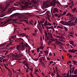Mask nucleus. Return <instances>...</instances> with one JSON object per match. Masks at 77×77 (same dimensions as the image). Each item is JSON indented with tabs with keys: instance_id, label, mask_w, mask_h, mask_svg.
Returning <instances> with one entry per match:
<instances>
[{
	"instance_id": "nucleus-1",
	"label": "nucleus",
	"mask_w": 77,
	"mask_h": 77,
	"mask_svg": "<svg viewBox=\"0 0 77 77\" xmlns=\"http://www.w3.org/2000/svg\"><path fill=\"white\" fill-rule=\"evenodd\" d=\"M57 2H56V0H53L50 3V5L51 6H54L55 7L56 6V3H59V1H57Z\"/></svg>"
},
{
	"instance_id": "nucleus-2",
	"label": "nucleus",
	"mask_w": 77,
	"mask_h": 77,
	"mask_svg": "<svg viewBox=\"0 0 77 77\" xmlns=\"http://www.w3.org/2000/svg\"><path fill=\"white\" fill-rule=\"evenodd\" d=\"M32 2L34 4H36L37 5H39L40 2L39 1V0H38L37 1H36L35 0H33Z\"/></svg>"
},
{
	"instance_id": "nucleus-3",
	"label": "nucleus",
	"mask_w": 77,
	"mask_h": 77,
	"mask_svg": "<svg viewBox=\"0 0 77 77\" xmlns=\"http://www.w3.org/2000/svg\"><path fill=\"white\" fill-rule=\"evenodd\" d=\"M4 9V7L3 3L1 4H0V11H3Z\"/></svg>"
},
{
	"instance_id": "nucleus-4",
	"label": "nucleus",
	"mask_w": 77,
	"mask_h": 77,
	"mask_svg": "<svg viewBox=\"0 0 77 77\" xmlns=\"http://www.w3.org/2000/svg\"><path fill=\"white\" fill-rule=\"evenodd\" d=\"M62 44V42L59 41H57L55 42V44H56V45H58V46H60L59 45H60V44Z\"/></svg>"
},
{
	"instance_id": "nucleus-5",
	"label": "nucleus",
	"mask_w": 77,
	"mask_h": 77,
	"mask_svg": "<svg viewBox=\"0 0 77 77\" xmlns=\"http://www.w3.org/2000/svg\"><path fill=\"white\" fill-rule=\"evenodd\" d=\"M11 21V18H10V19H8L5 22V23L3 25H2V26H4V25H5V24H6V23H7L9 22V21Z\"/></svg>"
},
{
	"instance_id": "nucleus-6",
	"label": "nucleus",
	"mask_w": 77,
	"mask_h": 77,
	"mask_svg": "<svg viewBox=\"0 0 77 77\" xmlns=\"http://www.w3.org/2000/svg\"><path fill=\"white\" fill-rule=\"evenodd\" d=\"M58 10L57 9V8H55L54 10L53 11V13L54 14V13H55V12H59V11H58Z\"/></svg>"
},
{
	"instance_id": "nucleus-7",
	"label": "nucleus",
	"mask_w": 77,
	"mask_h": 77,
	"mask_svg": "<svg viewBox=\"0 0 77 77\" xmlns=\"http://www.w3.org/2000/svg\"><path fill=\"white\" fill-rule=\"evenodd\" d=\"M18 34L19 36H22V35L23 37V36H25L26 35V34L25 33H21V34H20L18 33Z\"/></svg>"
},
{
	"instance_id": "nucleus-8",
	"label": "nucleus",
	"mask_w": 77,
	"mask_h": 77,
	"mask_svg": "<svg viewBox=\"0 0 77 77\" xmlns=\"http://www.w3.org/2000/svg\"><path fill=\"white\" fill-rule=\"evenodd\" d=\"M5 5L6 6V8H7V7H8V6H9V5H10V2L8 3L6 2V3H5Z\"/></svg>"
},
{
	"instance_id": "nucleus-9",
	"label": "nucleus",
	"mask_w": 77,
	"mask_h": 77,
	"mask_svg": "<svg viewBox=\"0 0 77 77\" xmlns=\"http://www.w3.org/2000/svg\"><path fill=\"white\" fill-rule=\"evenodd\" d=\"M16 49L17 50H20V45H17L16 46Z\"/></svg>"
},
{
	"instance_id": "nucleus-10",
	"label": "nucleus",
	"mask_w": 77,
	"mask_h": 77,
	"mask_svg": "<svg viewBox=\"0 0 77 77\" xmlns=\"http://www.w3.org/2000/svg\"><path fill=\"white\" fill-rule=\"evenodd\" d=\"M77 10L76 8H74L73 9H72V11L73 12H75V11Z\"/></svg>"
},
{
	"instance_id": "nucleus-11",
	"label": "nucleus",
	"mask_w": 77,
	"mask_h": 77,
	"mask_svg": "<svg viewBox=\"0 0 77 77\" xmlns=\"http://www.w3.org/2000/svg\"><path fill=\"white\" fill-rule=\"evenodd\" d=\"M73 1H72L71 3H68V5H74V4L73 3Z\"/></svg>"
},
{
	"instance_id": "nucleus-12",
	"label": "nucleus",
	"mask_w": 77,
	"mask_h": 77,
	"mask_svg": "<svg viewBox=\"0 0 77 77\" xmlns=\"http://www.w3.org/2000/svg\"><path fill=\"white\" fill-rule=\"evenodd\" d=\"M24 20V21L26 22L27 24H29V21H27V20Z\"/></svg>"
},
{
	"instance_id": "nucleus-13",
	"label": "nucleus",
	"mask_w": 77,
	"mask_h": 77,
	"mask_svg": "<svg viewBox=\"0 0 77 77\" xmlns=\"http://www.w3.org/2000/svg\"><path fill=\"white\" fill-rule=\"evenodd\" d=\"M69 52H71V53H74V51H73V50L72 49V50H69Z\"/></svg>"
},
{
	"instance_id": "nucleus-14",
	"label": "nucleus",
	"mask_w": 77,
	"mask_h": 77,
	"mask_svg": "<svg viewBox=\"0 0 77 77\" xmlns=\"http://www.w3.org/2000/svg\"><path fill=\"white\" fill-rule=\"evenodd\" d=\"M12 56H15V57H17L18 56V55L13 54L12 55Z\"/></svg>"
},
{
	"instance_id": "nucleus-15",
	"label": "nucleus",
	"mask_w": 77,
	"mask_h": 77,
	"mask_svg": "<svg viewBox=\"0 0 77 77\" xmlns=\"http://www.w3.org/2000/svg\"><path fill=\"white\" fill-rule=\"evenodd\" d=\"M7 69H8V71H9V72H10V73H12V71H11V70H10V69H9L8 68Z\"/></svg>"
},
{
	"instance_id": "nucleus-16",
	"label": "nucleus",
	"mask_w": 77,
	"mask_h": 77,
	"mask_svg": "<svg viewBox=\"0 0 77 77\" xmlns=\"http://www.w3.org/2000/svg\"><path fill=\"white\" fill-rule=\"evenodd\" d=\"M47 21L46 20L45 23L44 24H45V26H47V25H48V24H47Z\"/></svg>"
},
{
	"instance_id": "nucleus-17",
	"label": "nucleus",
	"mask_w": 77,
	"mask_h": 77,
	"mask_svg": "<svg viewBox=\"0 0 77 77\" xmlns=\"http://www.w3.org/2000/svg\"><path fill=\"white\" fill-rule=\"evenodd\" d=\"M72 62H73V63H74L73 65H76L77 64V63H76V62L75 61L72 60Z\"/></svg>"
},
{
	"instance_id": "nucleus-18",
	"label": "nucleus",
	"mask_w": 77,
	"mask_h": 77,
	"mask_svg": "<svg viewBox=\"0 0 77 77\" xmlns=\"http://www.w3.org/2000/svg\"><path fill=\"white\" fill-rule=\"evenodd\" d=\"M64 28L66 32L67 31H68V29H67V28H66L65 26H64Z\"/></svg>"
},
{
	"instance_id": "nucleus-19",
	"label": "nucleus",
	"mask_w": 77,
	"mask_h": 77,
	"mask_svg": "<svg viewBox=\"0 0 77 77\" xmlns=\"http://www.w3.org/2000/svg\"><path fill=\"white\" fill-rule=\"evenodd\" d=\"M5 44H6V43H4L3 44H1L0 45V47L1 46H4V45H5Z\"/></svg>"
},
{
	"instance_id": "nucleus-20",
	"label": "nucleus",
	"mask_w": 77,
	"mask_h": 77,
	"mask_svg": "<svg viewBox=\"0 0 77 77\" xmlns=\"http://www.w3.org/2000/svg\"><path fill=\"white\" fill-rule=\"evenodd\" d=\"M24 14L26 15H30L31 14V13H24Z\"/></svg>"
},
{
	"instance_id": "nucleus-21",
	"label": "nucleus",
	"mask_w": 77,
	"mask_h": 77,
	"mask_svg": "<svg viewBox=\"0 0 77 77\" xmlns=\"http://www.w3.org/2000/svg\"><path fill=\"white\" fill-rule=\"evenodd\" d=\"M42 58H43V57H41L40 58H39V60H40V62H42Z\"/></svg>"
},
{
	"instance_id": "nucleus-22",
	"label": "nucleus",
	"mask_w": 77,
	"mask_h": 77,
	"mask_svg": "<svg viewBox=\"0 0 77 77\" xmlns=\"http://www.w3.org/2000/svg\"><path fill=\"white\" fill-rule=\"evenodd\" d=\"M74 73L75 74H77V70H75V71H74Z\"/></svg>"
},
{
	"instance_id": "nucleus-23",
	"label": "nucleus",
	"mask_w": 77,
	"mask_h": 77,
	"mask_svg": "<svg viewBox=\"0 0 77 77\" xmlns=\"http://www.w3.org/2000/svg\"><path fill=\"white\" fill-rule=\"evenodd\" d=\"M34 6H35L34 5H31L29 7H30V8H33V7Z\"/></svg>"
},
{
	"instance_id": "nucleus-24",
	"label": "nucleus",
	"mask_w": 77,
	"mask_h": 77,
	"mask_svg": "<svg viewBox=\"0 0 77 77\" xmlns=\"http://www.w3.org/2000/svg\"><path fill=\"white\" fill-rule=\"evenodd\" d=\"M37 52H39V48H37Z\"/></svg>"
},
{
	"instance_id": "nucleus-25",
	"label": "nucleus",
	"mask_w": 77,
	"mask_h": 77,
	"mask_svg": "<svg viewBox=\"0 0 77 77\" xmlns=\"http://www.w3.org/2000/svg\"><path fill=\"white\" fill-rule=\"evenodd\" d=\"M74 67H73L72 69V73H73V72H74Z\"/></svg>"
},
{
	"instance_id": "nucleus-26",
	"label": "nucleus",
	"mask_w": 77,
	"mask_h": 77,
	"mask_svg": "<svg viewBox=\"0 0 77 77\" xmlns=\"http://www.w3.org/2000/svg\"><path fill=\"white\" fill-rule=\"evenodd\" d=\"M45 35L46 37H48V33H47V32H46L45 33Z\"/></svg>"
},
{
	"instance_id": "nucleus-27",
	"label": "nucleus",
	"mask_w": 77,
	"mask_h": 77,
	"mask_svg": "<svg viewBox=\"0 0 77 77\" xmlns=\"http://www.w3.org/2000/svg\"><path fill=\"white\" fill-rule=\"evenodd\" d=\"M19 19H20L21 20H22V18H23V17L20 16L19 17Z\"/></svg>"
},
{
	"instance_id": "nucleus-28",
	"label": "nucleus",
	"mask_w": 77,
	"mask_h": 77,
	"mask_svg": "<svg viewBox=\"0 0 77 77\" xmlns=\"http://www.w3.org/2000/svg\"><path fill=\"white\" fill-rule=\"evenodd\" d=\"M56 74L57 75V76H58V77H59V73H58V72L57 71V72H56Z\"/></svg>"
},
{
	"instance_id": "nucleus-29",
	"label": "nucleus",
	"mask_w": 77,
	"mask_h": 77,
	"mask_svg": "<svg viewBox=\"0 0 77 77\" xmlns=\"http://www.w3.org/2000/svg\"><path fill=\"white\" fill-rule=\"evenodd\" d=\"M39 59H33V60H35V61H37Z\"/></svg>"
},
{
	"instance_id": "nucleus-30",
	"label": "nucleus",
	"mask_w": 77,
	"mask_h": 77,
	"mask_svg": "<svg viewBox=\"0 0 77 77\" xmlns=\"http://www.w3.org/2000/svg\"><path fill=\"white\" fill-rule=\"evenodd\" d=\"M66 11H64L63 12V15H66Z\"/></svg>"
},
{
	"instance_id": "nucleus-31",
	"label": "nucleus",
	"mask_w": 77,
	"mask_h": 77,
	"mask_svg": "<svg viewBox=\"0 0 77 77\" xmlns=\"http://www.w3.org/2000/svg\"><path fill=\"white\" fill-rule=\"evenodd\" d=\"M42 21H43V23H44V21H45V19H42Z\"/></svg>"
},
{
	"instance_id": "nucleus-32",
	"label": "nucleus",
	"mask_w": 77,
	"mask_h": 77,
	"mask_svg": "<svg viewBox=\"0 0 77 77\" xmlns=\"http://www.w3.org/2000/svg\"><path fill=\"white\" fill-rule=\"evenodd\" d=\"M50 38H52V37H53V36H52V35L51 34V33H50Z\"/></svg>"
},
{
	"instance_id": "nucleus-33",
	"label": "nucleus",
	"mask_w": 77,
	"mask_h": 77,
	"mask_svg": "<svg viewBox=\"0 0 77 77\" xmlns=\"http://www.w3.org/2000/svg\"><path fill=\"white\" fill-rule=\"evenodd\" d=\"M50 64H51V63H55V62H54L53 61H51L50 62Z\"/></svg>"
},
{
	"instance_id": "nucleus-34",
	"label": "nucleus",
	"mask_w": 77,
	"mask_h": 77,
	"mask_svg": "<svg viewBox=\"0 0 77 77\" xmlns=\"http://www.w3.org/2000/svg\"><path fill=\"white\" fill-rule=\"evenodd\" d=\"M12 8H10L9 9V12H11L12 11Z\"/></svg>"
},
{
	"instance_id": "nucleus-35",
	"label": "nucleus",
	"mask_w": 77,
	"mask_h": 77,
	"mask_svg": "<svg viewBox=\"0 0 77 77\" xmlns=\"http://www.w3.org/2000/svg\"><path fill=\"white\" fill-rule=\"evenodd\" d=\"M12 8H10L9 9V12H11L12 11Z\"/></svg>"
},
{
	"instance_id": "nucleus-36",
	"label": "nucleus",
	"mask_w": 77,
	"mask_h": 77,
	"mask_svg": "<svg viewBox=\"0 0 77 77\" xmlns=\"http://www.w3.org/2000/svg\"><path fill=\"white\" fill-rule=\"evenodd\" d=\"M40 23L42 24V23H44V22H43L42 20H41L40 22Z\"/></svg>"
},
{
	"instance_id": "nucleus-37",
	"label": "nucleus",
	"mask_w": 77,
	"mask_h": 77,
	"mask_svg": "<svg viewBox=\"0 0 77 77\" xmlns=\"http://www.w3.org/2000/svg\"><path fill=\"white\" fill-rule=\"evenodd\" d=\"M54 16H56V17H57V16L59 15V14H54Z\"/></svg>"
},
{
	"instance_id": "nucleus-38",
	"label": "nucleus",
	"mask_w": 77,
	"mask_h": 77,
	"mask_svg": "<svg viewBox=\"0 0 77 77\" xmlns=\"http://www.w3.org/2000/svg\"><path fill=\"white\" fill-rule=\"evenodd\" d=\"M25 65L26 66V67H27L28 66H28V65H27V63H26V64H25Z\"/></svg>"
},
{
	"instance_id": "nucleus-39",
	"label": "nucleus",
	"mask_w": 77,
	"mask_h": 77,
	"mask_svg": "<svg viewBox=\"0 0 77 77\" xmlns=\"http://www.w3.org/2000/svg\"><path fill=\"white\" fill-rule=\"evenodd\" d=\"M4 65L5 66V68H6V69H7V68H8L6 66V65L5 64H4Z\"/></svg>"
},
{
	"instance_id": "nucleus-40",
	"label": "nucleus",
	"mask_w": 77,
	"mask_h": 77,
	"mask_svg": "<svg viewBox=\"0 0 77 77\" xmlns=\"http://www.w3.org/2000/svg\"><path fill=\"white\" fill-rule=\"evenodd\" d=\"M67 77H69V73H67Z\"/></svg>"
},
{
	"instance_id": "nucleus-41",
	"label": "nucleus",
	"mask_w": 77,
	"mask_h": 77,
	"mask_svg": "<svg viewBox=\"0 0 77 77\" xmlns=\"http://www.w3.org/2000/svg\"><path fill=\"white\" fill-rule=\"evenodd\" d=\"M40 48L41 49H44V47H42L40 46L39 48V49Z\"/></svg>"
},
{
	"instance_id": "nucleus-42",
	"label": "nucleus",
	"mask_w": 77,
	"mask_h": 77,
	"mask_svg": "<svg viewBox=\"0 0 77 77\" xmlns=\"http://www.w3.org/2000/svg\"><path fill=\"white\" fill-rule=\"evenodd\" d=\"M70 14V13H69L67 14L66 15V16H68Z\"/></svg>"
},
{
	"instance_id": "nucleus-43",
	"label": "nucleus",
	"mask_w": 77,
	"mask_h": 77,
	"mask_svg": "<svg viewBox=\"0 0 77 77\" xmlns=\"http://www.w3.org/2000/svg\"><path fill=\"white\" fill-rule=\"evenodd\" d=\"M8 51H7L6 52L5 54V55L6 56V54H8Z\"/></svg>"
},
{
	"instance_id": "nucleus-44",
	"label": "nucleus",
	"mask_w": 77,
	"mask_h": 77,
	"mask_svg": "<svg viewBox=\"0 0 77 77\" xmlns=\"http://www.w3.org/2000/svg\"><path fill=\"white\" fill-rule=\"evenodd\" d=\"M24 49V48H21V49H20V50L21 51H23V50Z\"/></svg>"
},
{
	"instance_id": "nucleus-45",
	"label": "nucleus",
	"mask_w": 77,
	"mask_h": 77,
	"mask_svg": "<svg viewBox=\"0 0 77 77\" xmlns=\"http://www.w3.org/2000/svg\"><path fill=\"white\" fill-rule=\"evenodd\" d=\"M70 16H71V17H73V16L71 14V13H70V14L69 15Z\"/></svg>"
},
{
	"instance_id": "nucleus-46",
	"label": "nucleus",
	"mask_w": 77,
	"mask_h": 77,
	"mask_svg": "<svg viewBox=\"0 0 77 77\" xmlns=\"http://www.w3.org/2000/svg\"><path fill=\"white\" fill-rule=\"evenodd\" d=\"M55 37H56V38H60V37L58 35H57Z\"/></svg>"
},
{
	"instance_id": "nucleus-47",
	"label": "nucleus",
	"mask_w": 77,
	"mask_h": 77,
	"mask_svg": "<svg viewBox=\"0 0 77 77\" xmlns=\"http://www.w3.org/2000/svg\"><path fill=\"white\" fill-rule=\"evenodd\" d=\"M18 51H19V52L20 54H21V51H20V49H19Z\"/></svg>"
},
{
	"instance_id": "nucleus-48",
	"label": "nucleus",
	"mask_w": 77,
	"mask_h": 77,
	"mask_svg": "<svg viewBox=\"0 0 77 77\" xmlns=\"http://www.w3.org/2000/svg\"><path fill=\"white\" fill-rule=\"evenodd\" d=\"M10 45H9L8 44L6 45V47H5V48H6V47H9Z\"/></svg>"
},
{
	"instance_id": "nucleus-49",
	"label": "nucleus",
	"mask_w": 77,
	"mask_h": 77,
	"mask_svg": "<svg viewBox=\"0 0 77 77\" xmlns=\"http://www.w3.org/2000/svg\"><path fill=\"white\" fill-rule=\"evenodd\" d=\"M30 75L31 76V77H33V75H32V72H30Z\"/></svg>"
},
{
	"instance_id": "nucleus-50",
	"label": "nucleus",
	"mask_w": 77,
	"mask_h": 77,
	"mask_svg": "<svg viewBox=\"0 0 77 77\" xmlns=\"http://www.w3.org/2000/svg\"><path fill=\"white\" fill-rule=\"evenodd\" d=\"M47 53H46V54H48V51L47 50Z\"/></svg>"
},
{
	"instance_id": "nucleus-51",
	"label": "nucleus",
	"mask_w": 77,
	"mask_h": 77,
	"mask_svg": "<svg viewBox=\"0 0 77 77\" xmlns=\"http://www.w3.org/2000/svg\"><path fill=\"white\" fill-rule=\"evenodd\" d=\"M69 36H71V37H73V35H70V34H69Z\"/></svg>"
},
{
	"instance_id": "nucleus-52",
	"label": "nucleus",
	"mask_w": 77,
	"mask_h": 77,
	"mask_svg": "<svg viewBox=\"0 0 77 77\" xmlns=\"http://www.w3.org/2000/svg\"><path fill=\"white\" fill-rule=\"evenodd\" d=\"M13 21H17V19H13Z\"/></svg>"
},
{
	"instance_id": "nucleus-53",
	"label": "nucleus",
	"mask_w": 77,
	"mask_h": 77,
	"mask_svg": "<svg viewBox=\"0 0 77 77\" xmlns=\"http://www.w3.org/2000/svg\"><path fill=\"white\" fill-rule=\"evenodd\" d=\"M38 69H36L35 70V72H38Z\"/></svg>"
},
{
	"instance_id": "nucleus-54",
	"label": "nucleus",
	"mask_w": 77,
	"mask_h": 77,
	"mask_svg": "<svg viewBox=\"0 0 77 77\" xmlns=\"http://www.w3.org/2000/svg\"><path fill=\"white\" fill-rule=\"evenodd\" d=\"M46 29H49V28H48V26H46L45 27Z\"/></svg>"
},
{
	"instance_id": "nucleus-55",
	"label": "nucleus",
	"mask_w": 77,
	"mask_h": 77,
	"mask_svg": "<svg viewBox=\"0 0 77 77\" xmlns=\"http://www.w3.org/2000/svg\"><path fill=\"white\" fill-rule=\"evenodd\" d=\"M48 35L49 36H50V34L49 32H48Z\"/></svg>"
},
{
	"instance_id": "nucleus-56",
	"label": "nucleus",
	"mask_w": 77,
	"mask_h": 77,
	"mask_svg": "<svg viewBox=\"0 0 77 77\" xmlns=\"http://www.w3.org/2000/svg\"><path fill=\"white\" fill-rule=\"evenodd\" d=\"M52 26H50L49 28V29H51V28H52Z\"/></svg>"
},
{
	"instance_id": "nucleus-57",
	"label": "nucleus",
	"mask_w": 77,
	"mask_h": 77,
	"mask_svg": "<svg viewBox=\"0 0 77 77\" xmlns=\"http://www.w3.org/2000/svg\"><path fill=\"white\" fill-rule=\"evenodd\" d=\"M51 42H52V41H49V42L48 44H50L51 43Z\"/></svg>"
},
{
	"instance_id": "nucleus-58",
	"label": "nucleus",
	"mask_w": 77,
	"mask_h": 77,
	"mask_svg": "<svg viewBox=\"0 0 77 77\" xmlns=\"http://www.w3.org/2000/svg\"><path fill=\"white\" fill-rule=\"evenodd\" d=\"M71 67H72V65L71 64L70 65V68H71Z\"/></svg>"
},
{
	"instance_id": "nucleus-59",
	"label": "nucleus",
	"mask_w": 77,
	"mask_h": 77,
	"mask_svg": "<svg viewBox=\"0 0 77 77\" xmlns=\"http://www.w3.org/2000/svg\"><path fill=\"white\" fill-rule=\"evenodd\" d=\"M39 27H40L41 29H42V27H41V25H39Z\"/></svg>"
},
{
	"instance_id": "nucleus-60",
	"label": "nucleus",
	"mask_w": 77,
	"mask_h": 77,
	"mask_svg": "<svg viewBox=\"0 0 77 77\" xmlns=\"http://www.w3.org/2000/svg\"><path fill=\"white\" fill-rule=\"evenodd\" d=\"M46 38L47 39V41H48V36L46 37Z\"/></svg>"
},
{
	"instance_id": "nucleus-61",
	"label": "nucleus",
	"mask_w": 77,
	"mask_h": 77,
	"mask_svg": "<svg viewBox=\"0 0 77 77\" xmlns=\"http://www.w3.org/2000/svg\"><path fill=\"white\" fill-rule=\"evenodd\" d=\"M28 54H30V50H28Z\"/></svg>"
},
{
	"instance_id": "nucleus-62",
	"label": "nucleus",
	"mask_w": 77,
	"mask_h": 77,
	"mask_svg": "<svg viewBox=\"0 0 77 77\" xmlns=\"http://www.w3.org/2000/svg\"><path fill=\"white\" fill-rule=\"evenodd\" d=\"M71 21H72V20H69L68 21V22H69L70 23H71Z\"/></svg>"
},
{
	"instance_id": "nucleus-63",
	"label": "nucleus",
	"mask_w": 77,
	"mask_h": 77,
	"mask_svg": "<svg viewBox=\"0 0 77 77\" xmlns=\"http://www.w3.org/2000/svg\"><path fill=\"white\" fill-rule=\"evenodd\" d=\"M49 56H51V52H50L49 54Z\"/></svg>"
},
{
	"instance_id": "nucleus-64",
	"label": "nucleus",
	"mask_w": 77,
	"mask_h": 77,
	"mask_svg": "<svg viewBox=\"0 0 77 77\" xmlns=\"http://www.w3.org/2000/svg\"><path fill=\"white\" fill-rule=\"evenodd\" d=\"M72 77H75V75H72Z\"/></svg>"
}]
</instances>
